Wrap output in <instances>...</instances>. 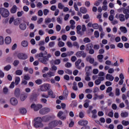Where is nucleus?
<instances>
[{"label":"nucleus","instance_id":"15","mask_svg":"<svg viewBox=\"0 0 129 129\" xmlns=\"http://www.w3.org/2000/svg\"><path fill=\"white\" fill-rule=\"evenodd\" d=\"M104 80V77H99L98 78V79L95 81V84L96 85H99L100 83H101V81H103Z\"/></svg>","mask_w":129,"mask_h":129},{"label":"nucleus","instance_id":"12","mask_svg":"<svg viewBox=\"0 0 129 129\" xmlns=\"http://www.w3.org/2000/svg\"><path fill=\"white\" fill-rule=\"evenodd\" d=\"M76 56L78 58H80V57H83V58H85L86 57V53L84 52V51H78L76 53Z\"/></svg>","mask_w":129,"mask_h":129},{"label":"nucleus","instance_id":"25","mask_svg":"<svg viewBox=\"0 0 129 129\" xmlns=\"http://www.w3.org/2000/svg\"><path fill=\"white\" fill-rule=\"evenodd\" d=\"M29 45V42L27 40H23L21 42V45L22 47L26 48V47H28Z\"/></svg>","mask_w":129,"mask_h":129},{"label":"nucleus","instance_id":"22","mask_svg":"<svg viewBox=\"0 0 129 129\" xmlns=\"http://www.w3.org/2000/svg\"><path fill=\"white\" fill-rule=\"evenodd\" d=\"M5 42L7 45H9L12 42V38L10 36H7L5 38Z\"/></svg>","mask_w":129,"mask_h":129},{"label":"nucleus","instance_id":"37","mask_svg":"<svg viewBox=\"0 0 129 129\" xmlns=\"http://www.w3.org/2000/svg\"><path fill=\"white\" fill-rule=\"evenodd\" d=\"M56 21L58 24L62 25V21H63V19L62 18V17H58L56 19Z\"/></svg>","mask_w":129,"mask_h":129},{"label":"nucleus","instance_id":"39","mask_svg":"<svg viewBox=\"0 0 129 129\" xmlns=\"http://www.w3.org/2000/svg\"><path fill=\"white\" fill-rule=\"evenodd\" d=\"M14 24L15 26H18L20 24V18H17L14 21Z\"/></svg>","mask_w":129,"mask_h":129},{"label":"nucleus","instance_id":"58","mask_svg":"<svg viewBox=\"0 0 129 129\" xmlns=\"http://www.w3.org/2000/svg\"><path fill=\"white\" fill-rule=\"evenodd\" d=\"M55 28L57 32H60V31H61V26H60V25H57Z\"/></svg>","mask_w":129,"mask_h":129},{"label":"nucleus","instance_id":"40","mask_svg":"<svg viewBox=\"0 0 129 129\" xmlns=\"http://www.w3.org/2000/svg\"><path fill=\"white\" fill-rule=\"evenodd\" d=\"M121 123L123 125H124V126H126L127 125H128L129 124V121H125L124 120H123L121 121Z\"/></svg>","mask_w":129,"mask_h":129},{"label":"nucleus","instance_id":"6","mask_svg":"<svg viewBox=\"0 0 129 129\" xmlns=\"http://www.w3.org/2000/svg\"><path fill=\"white\" fill-rule=\"evenodd\" d=\"M43 107V105L41 104H38L37 105L32 104L31 105V108H33L35 111H38L39 109H41Z\"/></svg>","mask_w":129,"mask_h":129},{"label":"nucleus","instance_id":"9","mask_svg":"<svg viewBox=\"0 0 129 129\" xmlns=\"http://www.w3.org/2000/svg\"><path fill=\"white\" fill-rule=\"evenodd\" d=\"M17 57L18 59H20V60H26V59H28V55L24 53H18Z\"/></svg>","mask_w":129,"mask_h":129},{"label":"nucleus","instance_id":"32","mask_svg":"<svg viewBox=\"0 0 129 129\" xmlns=\"http://www.w3.org/2000/svg\"><path fill=\"white\" fill-rule=\"evenodd\" d=\"M47 76L50 78L53 77V76H55V73L51 71H49L47 73Z\"/></svg>","mask_w":129,"mask_h":129},{"label":"nucleus","instance_id":"10","mask_svg":"<svg viewBox=\"0 0 129 129\" xmlns=\"http://www.w3.org/2000/svg\"><path fill=\"white\" fill-rule=\"evenodd\" d=\"M57 120H54L51 121H50L48 123V126L50 127L51 129L54 128V127H56L57 126Z\"/></svg>","mask_w":129,"mask_h":129},{"label":"nucleus","instance_id":"14","mask_svg":"<svg viewBox=\"0 0 129 129\" xmlns=\"http://www.w3.org/2000/svg\"><path fill=\"white\" fill-rule=\"evenodd\" d=\"M63 114H64V112L62 111H59L57 115V117H59V118H60V119H61V120H64V119H66V115H63Z\"/></svg>","mask_w":129,"mask_h":129},{"label":"nucleus","instance_id":"20","mask_svg":"<svg viewBox=\"0 0 129 129\" xmlns=\"http://www.w3.org/2000/svg\"><path fill=\"white\" fill-rule=\"evenodd\" d=\"M106 79L107 80H109V81H113V79H114V77L112 76V75L107 74L106 76Z\"/></svg>","mask_w":129,"mask_h":129},{"label":"nucleus","instance_id":"27","mask_svg":"<svg viewBox=\"0 0 129 129\" xmlns=\"http://www.w3.org/2000/svg\"><path fill=\"white\" fill-rule=\"evenodd\" d=\"M77 33L78 35H82V33H81V25H78L77 26Z\"/></svg>","mask_w":129,"mask_h":129},{"label":"nucleus","instance_id":"49","mask_svg":"<svg viewBox=\"0 0 129 129\" xmlns=\"http://www.w3.org/2000/svg\"><path fill=\"white\" fill-rule=\"evenodd\" d=\"M100 48V46H99V45L98 44H95L93 45V49L94 50H99V48Z\"/></svg>","mask_w":129,"mask_h":129},{"label":"nucleus","instance_id":"17","mask_svg":"<svg viewBox=\"0 0 129 129\" xmlns=\"http://www.w3.org/2000/svg\"><path fill=\"white\" fill-rule=\"evenodd\" d=\"M69 93V92L67 89V87L66 86H64V90L63 91V96H64V99H66L67 98V97H68Z\"/></svg>","mask_w":129,"mask_h":129},{"label":"nucleus","instance_id":"23","mask_svg":"<svg viewBox=\"0 0 129 129\" xmlns=\"http://www.w3.org/2000/svg\"><path fill=\"white\" fill-rule=\"evenodd\" d=\"M48 96H51V98H55L56 97V95L54 94L52 90H50L49 91H48Z\"/></svg>","mask_w":129,"mask_h":129},{"label":"nucleus","instance_id":"53","mask_svg":"<svg viewBox=\"0 0 129 129\" xmlns=\"http://www.w3.org/2000/svg\"><path fill=\"white\" fill-rule=\"evenodd\" d=\"M24 15V11H19L17 12V17H22Z\"/></svg>","mask_w":129,"mask_h":129},{"label":"nucleus","instance_id":"48","mask_svg":"<svg viewBox=\"0 0 129 129\" xmlns=\"http://www.w3.org/2000/svg\"><path fill=\"white\" fill-rule=\"evenodd\" d=\"M60 63H61V60L60 59H55L53 61V64H54V65H59Z\"/></svg>","mask_w":129,"mask_h":129},{"label":"nucleus","instance_id":"61","mask_svg":"<svg viewBox=\"0 0 129 129\" xmlns=\"http://www.w3.org/2000/svg\"><path fill=\"white\" fill-rule=\"evenodd\" d=\"M84 116H85V115H84V113H83V112H82V111L80 112L79 116V117H80V118H83V117H84Z\"/></svg>","mask_w":129,"mask_h":129},{"label":"nucleus","instance_id":"60","mask_svg":"<svg viewBox=\"0 0 129 129\" xmlns=\"http://www.w3.org/2000/svg\"><path fill=\"white\" fill-rule=\"evenodd\" d=\"M58 45L59 47H64V46H65V43L62 41H59Z\"/></svg>","mask_w":129,"mask_h":129},{"label":"nucleus","instance_id":"34","mask_svg":"<svg viewBox=\"0 0 129 129\" xmlns=\"http://www.w3.org/2000/svg\"><path fill=\"white\" fill-rule=\"evenodd\" d=\"M12 69V66L11 64H8L4 67V70L5 71H9Z\"/></svg>","mask_w":129,"mask_h":129},{"label":"nucleus","instance_id":"29","mask_svg":"<svg viewBox=\"0 0 129 129\" xmlns=\"http://www.w3.org/2000/svg\"><path fill=\"white\" fill-rule=\"evenodd\" d=\"M120 30L122 33H124V34H125L126 33H127V29H126V28L125 27L121 26L120 27Z\"/></svg>","mask_w":129,"mask_h":129},{"label":"nucleus","instance_id":"18","mask_svg":"<svg viewBox=\"0 0 129 129\" xmlns=\"http://www.w3.org/2000/svg\"><path fill=\"white\" fill-rule=\"evenodd\" d=\"M14 94L16 97H20V96L21 95V90L20 88H17L15 89Z\"/></svg>","mask_w":129,"mask_h":129},{"label":"nucleus","instance_id":"1","mask_svg":"<svg viewBox=\"0 0 129 129\" xmlns=\"http://www.w3.org/2000/svg\"><path fill=\"white\" fill-rule=\"evenodd\" d=\"M51 57H52V54L51 53H48L47 51H44L43 53L40 52L35 54V57L38 58V61L45 65L48 64L47 61H49V58H51Z\"/></svg>","mask_w":129,"mask_h":129},{"label":"nucleus","instance_id":"33","mask_svg":"<svg viewBox=\"0 0 129 129\" xmlns=\"http://www.w3.org/2000/svg\"><path fill=\"white\" fill-rule=\"evenodd\" d=\"M20 81H21V79L20 78V77H17L15 78V85H18L20 83Z\"/></svg>","mask_w":129,"mask_h":129},{"label":"nucleus","instance_id":"42","mask_svg":"<svg viewBox=\"0 0 129 129\" xmlns=\"http://www.w3.org/2000/svg\"><path fill=\"white\" fill-rule=\"evenodd\" d=\"M20 112L22 114H26L27 113V110L25 108L20 109Z\"/></svg>","mask_w":129,"mask_h":129},{"label":"nucleus","instance_id":"52","mask_svg":"<svg viewBox=\"0 0 129 129\" xmlns=\"http://www.w3.org/2000/svg\"><path fill=\"white\" fill-rule=\"evenodd\" d=\"M24 79L26 81L30 80V79H31V77H30L29 75L27 74L24 76Z\"/></svg>","mask_w":129,"mask_h":129},{"label":"nucleus","instance_id":"47","mask_svg":"<svg viewBox=\"0 0 129 129\" xmlns=\"http://www.w3.org/2000/svg\"><path fill=\"white\" fill-rule=\"evenodd\" d=\"M64 5L62 3H59L58 4V8L59 10H63L64 9Z\"/></svg>","mask_w":129,"mask_h":129},{"label":"nucleus","instance_id":"35","mask_svg":"<svg viewBox=\"0 0 129 129\" xmlns=\"http://www.w3.org/2000/svg\"><path fill=\"white\" fill-rule=\"evenodd\" d=\"M51 22H52V19H51V18L45 19L44 23L45 25H48V24H49V23H51Z\"/></svg>","mask_w":129,"mask_h":129},{"label":"nucleus","instance_id":"4","mask_svg":"<svg viewBox=\"0 0 129 129\" xmlns=\"http://www.w3.org/2000/svg\"><path fill=\"white\" fill-rule=\"evenodd\" d=\"M0 14L3 18H8V16L10 15L9 10L4 8H0Z\"/></svg>","mask_w":129,"mask_h":129},{"label":"nucleus","instance_id":"2","mask_svg":"<svg viewBox=\"0 0 129 129\" xmlns=\"http://www.w3.org/2000/svg\"><path fill=\"white\" fill-rule=\"evenodd\" d=\"M34 123L33 124L34 127H43L44 126V124L42 123V118L41 117H38L34 118Z\"/></svg>","mask_w":129,"mask_h":129},{"label":"nucleus","instance_id":"41","mask_svg":"<svg viewBox=\"0 0 129 129\" xmlns=\"http://www.w3.org/2000/svg\"><path fill=\"white\" fill-rule=\"evenodd\" d=\"M36 84H37V85H41L42 83H43V81H42L41 79H37L35 81Z\"/></svg>","mask_w":129,"mask_h":129},{"label":"nucleus","instance_id":"57","mask_svg":"<svg viewBox=\"0 0 129 129\" xmlns=\"http://www.w3.org/2000/svg\"><path fill=\"white\" fill-rule=\"evenodd\" d=\"M3 92L5 94H7L8 92H9V89L7 87H4L3 88Z\"/></svg>","mask_w":129,"mask_h":129},{"label":"nucleus","instance_id":"64","mask_svg":"<svg viewBox=\"0 0 129 129\" xmlns=\"http://www.w3.org/2000/svg\"><path fill=\"white\" fill-rule=\"evenodd\" d=\"M97 58L98 60H102L103 59V55L99 54L97 55Z\"/></svg>","mask_w":129,"mask_h":129},{"label":"nucleus","instance_id":"45","mask_svg":"<svg viewBox=\"0 0 129 129\" xmlns=\"http://www.w3.org/2000/svg\"><path fill=\"white\" fill-rule=\"evenodd\" d=\"M92 27L93 28V29H94L95 30H97V29H98V28H99V25H98V24L97 23H94L92 25Z\"/></svg>","mask_w":129,"mask_h":129},{"label":"nucleus","instance_id":"5","mask_svg":"<svg viewBox=\"0 0 129 129\" xmlns=\"http://www.w3.org/2000/svg\"><path fill=\"white\" fill-rule=\"evenodd\" d=\"M81 59H79L75 62V67L77 68V69H78V70H81L82 68H84V67L85 66L84 62L81 63ZM80 63H81V66H80Z\"/></svg>","mask_w":129,"mask_h":129},{"label":"nucleus","instance_id":"63","mask_svg":"<svg viewBox=\"0 0 129 129\" xmlns=\"http://www.w3.org/2000/svg\"><path fill=\"white\" fill-rule=\"evenodd\" d=\"M105 84L106 86H111V85H112V83L110 81H106L105 83Z\"/></svg>","mask_w":129,"mask_h":129},{"label":"nucleus","instance_id":"3","mask_svg":"<svg viewBox=\"0 0 129 129\" xmlns=\"http://www.w3.org/2000/svg\"><path fill=\"white\" fill-rule=\"evenodd\" d=\"M55 115H46L45 116H43L41 118V120L43 121V122H48V121H50V120H52V119H55Z\"/></svg>","mask_w":129,"mask_h":129},{"label":"nucleus","instance_id":"51","mask_svg":"<svg viewBox=\"0 0 129 129\" xmlns=\"http://www.w3.org/2000/svg\"><path fill=\"white\" fill-rule=\"evenodd\" d=\"M101 3H102V0H98L97 2H96V3L94 4V5L96 7H98V6H99V5H100V4H101Z\"/></svg>","mask_w":129,"mask_h":129},{"label":"nucleus","instance_id":"38","mask_svg":"<svg viewBox=\"0 0 129 129\" xmlns=\"http://www.w3.org/2000/svg\"><path fill=\"white\" fill-rule=\"evenodd\" d=\"M16 75H18L19 76H21L22 74H23V71L21 70H18L15 72Z\"/></svg>","mask_w":129,"mask_h":129},{"label":"nucleus","instance_id":"11","mask_svg":"<svg viewBox=\"0 0 129 129\" xmlns=\"http://www.w3.org/2000/svg\"><path fill=\"white\" fill-rule=\"evenodd\" d=\"M23 23H21L19 25V28L22 31H25L27 29V22L25 20L23 21Z\"/></svg>","mask_w":129,"mask_h":129},{"label":"nucleus","instance_id":"7","mask_svg":"<svg viewBox=\"0 0 129 129\" xmlns=\"http://www.w3.org/2000/svg\"><path fill=\"white\" fill-rule=\"evenodd\" d=\"M51 88V86L49 84H44L40 86V90L41 91H47V90H49Z\"/></svg>","mask_w":129,"mask_h":129},{"label":"nucleus","instance_id":"62","mask_svg":"<svg viewBox=\"0 0 129 129\" xmlns=\"http://www.w3.org/2000/svg\"><path fill=\"white\" fill-rule=\"evenodd\" d=\"M49 10L48 9H44L43 10V15L44 16H47L48 15V13H49Z\"/></svg>","mask_w":129,"mask_h":129},{"label":"nucleus","instance_id":"43","mask_svg":"<svg viewBox=\"0 0 129 129\" xmlns=\"http://www.w3.org/2000/svg\"><path fill=\"white\" fill-rule=\"evenodd\" d=\"M65 73L69 74V75H72V71L69 69H66L64 70Z\"/></svg>","mask_w":129,"mask_h":129},{"label":"nucleus","instance_id":"30","mask_svg":"<svg viewBox=\"0 0 129 129\" xmlns=\"http://www.w3.org/2000/svg\"><path fill=\"white\" fill-rule=\"evenodd\" d=\"M120 115L123 118L127 117L128 116V112H124L120 113Z\"/></svg>","mask_w":129,"mask_h":129},{"label":"nucleus","instance_id":"21","mask_svg":"<svg viewBox=\"0 0 129 129\" xmlns=\"http://www.w3.org/2000/svg\"><path fill=\"white\" fill-rule=\"evenodd\" d=\"M18 10V7L16 5H14L11 9V13L12 14H16Z\"/></svg>","mask_w":129,"mask_h":129},{"label":"nucleus","instance_id":"28","mask_svg":"<svg viewBox=\"0 0 129 129\" xmlns=\"http://www.w3.org/2000/svg\"><path fill=\"white\" fill-rule=\"evenodd\" d=\"M80 11L82 14H86V13L88 12L87 9H86L85 7H81L80 9Z\"/></svg>","mask_w":129,"mask_h":129},{"label":"nucleus","instance_id":"59","mask_svg":"<svg viewBox=\"0 0 129 129\" xmlns=\"http://www.w3.org/2000/svg\"><path fill=\"white\" fill-rule=\"evenodd\" d=\"M74 8L77 12H78L79 11V9H78V7L77 6V4L76 3H75L74 4Z\"/></svg>","mask_w":129,"mask_h":129},{"label":"nucleus","instance_id":"46","mask_svg":"<svg viewBox=\"0 0 129 129\" xmlns=\"http://www.w3.org/2000/svg\"><path fill=\"white\" fill-rule=\"evenodd\" d=\"M123 14H129V6L125 8L123 10Z\"/></svg>","mask_w":129,"mask_h":129},{"label":"nucleus","instance_id":"50","mask_svg":"<svg viewBox=\"0 0 129 129\" xmlns=\"http://www.w3.org/2000/svg\"><path fill=\"white\" fill-rule=\"evenodd\" d=\"M48 46L49 47H50V48L54 47V46H55V41L50 42L48 44Z\"/></svg>","mask_w":129,"mask_h":129},{"label":"nucleus","instance_id":"19","mask_svg":"<svg viewBox=\"0 0 129 129\" xmlns=\"http://www.w3.org/2000/svg\"><path fill=\"white\" fill-rule=\"evenodd\" d=\"M10 103L12 105H17L18 104V100L15 98H12L10 99Z\"/></svg>","mask_w":129,"mask_h":129},{"label":"nucleus","instance_id":"13","mask_svg":"<svg viewBox=\"0 0 129 129\" xmlns=\"http://www.w3.org/2000/svg\"><path fill=\"white\" fill-rule=\"evenodd\" d=\"M115 18L119 19L120 22H124L125 21V18H124V15L123 14H117L115 15Z\"/></svg>","mask_w":129,"mask_h":129},{"label":"nucleus","instance_id":"44","mask_svg":"<svg viewBox=\"0 0 129 129\" xmlns=\"http://www.w3.org/2000/svg\"><path fill=\"white\" fill-rule=\"evenodd\" d=\"M83 41L84 42V43H90L91 42V40H90V39H89V38L85 37L84 38Z\"/></svg>","mask_w":129,"mask_h":129},{"label":"nucleus","instance_id":"8","mask_svg":"<svg viewBox=\"0 0 129 129\" xmlns=\"http://www.w3.org/2000/svg\"><path fill=\"white\" fill-rule=\"evenodd\" d=\"M50 108L44 107L40 110L39 113L40 114H47V113H49V112H50Z\"/></svg>","mask_w":129,"mask_h":129},{"label":"nucleus","instance_id":"24","mask_svg":"<svg viewBox=\"0 0 129 129\" xmlns=\"http://www.w3.org/2000/svg\"><path fill=\"white\" fill-rule=\"evenodd\" d=\"M92 48H93V44L92 43H88L86 45V50L87 51L91 50Z\"/></svg>","mask_w":129,"mask_h":129},{"label":"nucleus","instance_id":"31","mask_svg":"<svg viewBox=\"0 0 129 129\" xmlns=\"http://www.w3.org/2000/svg\"><path fill=\"white\" fill-rule=\"evenodd\" d=\"M73 90H75V91H77V90H78L77 83H76V82H74L73 83Z\"/></svg>","mask_w":129,"mask_h":129},{"label":"nucleus","instance_id":"26","mask_svg":"<svg viewBox=\"0 0 129 129\" xmlns=\"http://www.w3.org/2000/svg\"><path fill=\"white\" fill-rule=\"evenodd\" d=\"M28 97V94L25 93L24 95H22L20 97V99L21 101H24V100H26L27 99V98Z\"/></svg>","mask_w":129,"mask_h":129},{"label":"nucleus","instance_id":"54","mask_svg":"<svg viewBox=\"0 0 129 129\" xmlns=\"http://www.w3.org/2000/svg\"><path fill=\"white\" fill-rule=\"evenodd\" d=\"M120 94V93L119 89H118V88L116 89L115 95H116V96H119Z\"/></svg>","mask_w":129,"mask_h":129},{"label":"nucleus","instance_id":"55","mask_svg":"<svg viewBox=\"0 0 129 129\" xmlns=\"http://www.w3.org/2000/svg\"><path fill=\"white\" fill-rule=\"evenodd\" d=\"M73 46H74V47H76V48H79V44L77 41H75L73 42Z\"/></svg>","mask_w":129,"mask_h":129},{"label":"nucleus","instance_id":"56","mask_svg":"<svg viewBox=\"0 0 129 129\" xmlns=\"http://www.w3.org/2000/svg\"><path fill=\"white\" fill-rule=\"evenodd\" d=\"M112 91V87H109L107 88L106 92L107 93H109V92H111Z\"/></svg>","mask_w":129,"mask_h":129},{"label":"nucleus","instance_id":"36","mask_svg":"<svg viewBox=\"0 0 129 129\" xmlns=\"http://www.w3.org/2000/svg\"><path fill=\"white\" fill-rule=\"evenodd\" d=\"M19 64L20 60H15L13 63V65H14L15 67H17V66H18V65H19Z\"/></svg>","mask_w":129,"mask_h":129},{"label":"nucleus","instance_id":"16","mask_svg":"<svg viewBox=\"0 0 129 129\" xmlns=\"http://www.w3.org/2000/svg\"><path fill=\"white\" fill-rule=\"evenodd\" d=\"M78 124H79V125L86 126V125H87V124H88V121H87L86 120H81L78 121Z\"/></svg>","mask_w":129,"mask_h":129}]
</instances>
